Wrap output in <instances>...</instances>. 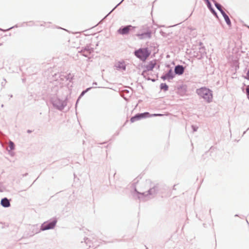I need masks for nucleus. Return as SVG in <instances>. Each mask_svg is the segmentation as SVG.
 Instances as JSON below:
<instances>
[{
    "label": "nucleus",
    "mask_w": 249,
    "mask_h": 249,
    "mask_svg": "<svg viewBox=\"0 0 249 249\" xmlns=\"http://www.w3.org/2000/svg\"><path fill=\"white\" fill-rule=\"evenodd\" d=\"M196 93L208 103L212 101L213 96L212 92L210 89L205 87L201 88L196 90Z\"/></svg>",
    "instance_id": "obj_1"
},
{
    "label": "nucleus",
    "mask_w": 249,
    "mask_h": 249,
    "mask_svg": "<svg viewBox=\"0 0 249 249\" xmlns=\"http://www.w3.org/2000/svg\"><path fill=\"white\" fill-rule=\"evenodd\" d=\"M135 56L142 61H145L150 54V52L147 48H140L134 52Z\"/></svg>",
    "instance_id": "obj_2"
},
{
    "label": "nucleus",
    "mask_w": 249,
    "mask_h": 249,
    "mask_svg": "<svg viewBox=\"0 0 249 249\" xmlns=\"http://www.w3.org/2000/svg\"><path fill=\"white\" fill-rule=\"evenodd\" d=\"M161 114H150L148 112H145L143 113H141L139 114H137L134 117H132L130 119V121L131 123H134L135 121L140 120L141 118H145L147 117H151V116H161Z\"/></svg>",
    "instance_id": "obj_3"
},
{
    "label": "nucleus",
    "mask_w": 249,
    "mask_h": 249,
    "mask_svg": "<svg viewBox=\"0 0 249 249\" xmlns=\"http://www.w3.org/2000/svg\"><path fill=\"white\" fill-rule=\"evenodd\" d=\"M56 223V220H53L50 223H44L41 226L42 231L53 229Z\"/></svg>",
    "instance_id": "obj_4"
},
{
    "label": "nucleus",
    "mask_w": 249,
    "mask_h": 249,
    "mask_svg": "<svg viewBox=\"0 0 249 249\" xmlns=\"http://www.w3.org/2000/svg\"><path fill=\"white\" fill-rule=\"evenodd\" d=\"M157 63L156 60H153L149 62L145 66V71H152L153 68L156 66Z\"/></svg>",
    "instance_id": "obj_5"
},
{
    "label": "nucleus",
    "mask_w": 249,
    "mask_h": 249,
    "mask_svg": "<svg viewBox=\"0 0 249 249\" xmlns=\"http://www.w3.org/2000/svg\"><path fill=\"white\" fill-rule=\"evenodd\" d=\"M131 27H132V26L130 25L127 26H126L124 28H122V29H120L118 32L120 34H121V35L127 34H128Z\"/></svg>",
    "instance_id": "obj_6"
},
{
    "label": "nucleus",
    "mask_w": 249,
    "mask_h": 249,
    "mask_svg": "<svg viewBox=\"0 0 249 249\" xmlns=\"http://www.w3.org/2000/svg\"><path fill=\"white\" fill-rule=\"evenodd\" d=\"M137 36L140 39H143L145 38H149L151 36V32H147L142 34H138Z\"/></svg>",
    "instance_id": "obj_7"
},
{
    "label": "nucleus",
    "mask_w": 249,
    "mask_h": 249,
    "mask_svg": "<svg viewBox=\"0 0 249 249\" xmlns=\"http://www.w3.org/2000/svg\"><path fill=\"white\" fill-rule=\"evenodd\" d=\"M0 203L4 207H8L10 206V202L7 198L2 199Z\"/></svg>",
    "instance_id": "obj_8"
},
{
    "label": "nucleus",
    "mask_w": 249,
    "mask_h": 249,
    "mask_svg": "<svg viewBox=\"0 0 249 249\" xmlns=\"http://www.w3.org/2000/svg\"><path fill=\"white\" fill-rule=\"evenodd\" d=\"M175 71L177 74H181L184 72V68L182 66H177L175 68Z\"/></svg>",
    "instance_id": "obj_9"
},
{
    "label": "nucleus",
    "mask_w": 249,
    "mask_h": 249,
    "mask_svg": "<svg viewBox=\"0 0 249 249\" xmlns=\"http://www.w3.org/2000/svg\"><path fill=\"white\" fill-rule=\"evenodd\" d=\"M222 14L227 24L230 26L231 25V22L228 15H227L224 11H222Z\"/></svg>",
    "instance_id": "obj_10"
},
{
    "label": "nucleus",
    "mask_w": 249,
    "mask_h": 249,
    "mask_svg": "<svg viewBox=\"0 0 249 249\" xmlns=\"http://www.w3.org/2000/svg\"><path fill=\"white\" fill-rule=\"evenodd\" d=\"M160 88L161 89H163L164 91H166L168 90V87L166 84L162 83L160 85Z\"/></svg>",
    "instance_id": "obj_11"
},
{
    "label": "nucleus",
    "mask_w": 249,
    "mask_h": 249,
    "mask_svg": "<svg viewBox=\"0 0 249 249\" xmlns=\"http://www.w3.org/2000/svg\"><path fill=\"white\" fill-rule=\"evenodd\" d=\"M9 147L10 148V150H13L14 149V147H15L14 143L10 141L9 143Z\"/></svg>",
    "instance_id": "obj_12"
},
{
    "label": "nucleus",
    "mask_w": 249,
    "mask_h": 249,
    "mask_svg": "<svg viewBox=\"0 0 249 249\" xmlns=\"http://www.w3.org/2000/svg\"><path fill=\"white\" fill-rule=\"evenodd\" d=\"M215 5L216 6V7L221 12V13H222V11H223L222 10V8H221V6L217 3H216L215 4Z\"/></svg>",
    "instance_id": "obj_13"
},
{
    "label": "nucleus",
    "mask_w": 249,
    "mask_h": 249,
    "mask_svg": "<svg viewBox=\"0 0 249 249\" xmlns=\"http://www.w3.org/2000/svg\"><path fill=\"white\" fill-rule=\"evenodd\" d=\"M206 2H207V6L213 12H214V11L213 10V9L212 8V6H211V4L210 3V2L209 1V0H206Z\"/></svg>",
    "instance_id": "obj_14"
},
{
    "label": "nucleus",
    "mask_w": 249,
    "mask_h": 249,
    "mask_svg": "<svg viewBox=\"0 0 249 249\" xmlns=\"http://www.w3.org/2000/svg\"><path fill=\"white\" fill-rule=\"evenodd\" d=\"M155 189L154 188L150 189L149 191V194H152L155 191Z\"/></svg>",
    "instance_id": "obj_15"
},
{
    "label": "nucleus",
    "mask_w": 249,
    "mask_h": 249,
    "mask_svg": "<svg viewBox=\"0 0 249 249\" xmlns=\"http://www.w3.org/2000/svg\"><path fill=\"white\" fill-rule=\"evenodd\" d=\"M245 78L248 80H249V68L247 72V75L245 77Z\"/></svg>",
    "instance_id": "obj_16"
},
{
    "label": "nucleus",
    "mask_w": 249,
    "mask_h": 249,
    "mask_svg": "<svg viewBox=\"0 0 249 249\" xmlns=\"http://www.w3.org/2000/svg\"><path fill=\"white\" fill-rule=\"evenodd\" d=\"M246 91H247V93L248 94V95L249 96V88H247L246 89Z\"/></svg>",
    "instance_id": "obj_17"
},
{
    "label": "nucleus",
    "mask_w": 249,
    "mask_h": 249,
    "mask_svg": "<svg viewBox=\"0 0 249 249\" xmlns=\"http://www.w3.org/2000/svg\"><path fill=\"white\" fill-rule=\"evenodd\" d=\"M82 53H83V55H84L86 56H88V54H87V53H86L85 51H83V52H82Z\"/></svg>",
    "instance_id": "obj_18"
},
{
    "label": "nucleus",
    "mask_w": 249,
    "mask_h": 249,
    "mask_svg": "<svg viewBox=\"0 0 249 249\" xmlns=\"http://www.w3.org/2000/svg\"><path fill=\"white\" fill-rule=\"evenodd\" d=\"M86 53H90V52H89L88 51H87Z\"/></svg>",
    "instance_id": "obj_19"
},
{
    "label": "nucleus",
    "mask_w": 249,
    "mask_h": 249,
    "mask_svg": "<svg viewBox=\"0 0 249 249\" xmlns=\"http://www.w3.org/2000/svg\"><path fill=\"white\" fill-rule=\"evenodd\" d=\"M84 92H86V91H83V93H84Z\"/></svg>",
    "instance_id": "obj_20"
},
{
    "label": "nucleus",
    "mask_w": 249,
    "mask_h": 249,
    "mask_svg": "<svg viewBox=\"0 0 249 249\" xmlns=\"http://www.w3.org/2000/svg\"><path fill=\"white\" fill-rule=\"evenodd\" d=\"M84 92H86V91H83V93H84Z\"/></svg>",
    "instance_id": "obj_21"
}]
</instances>
